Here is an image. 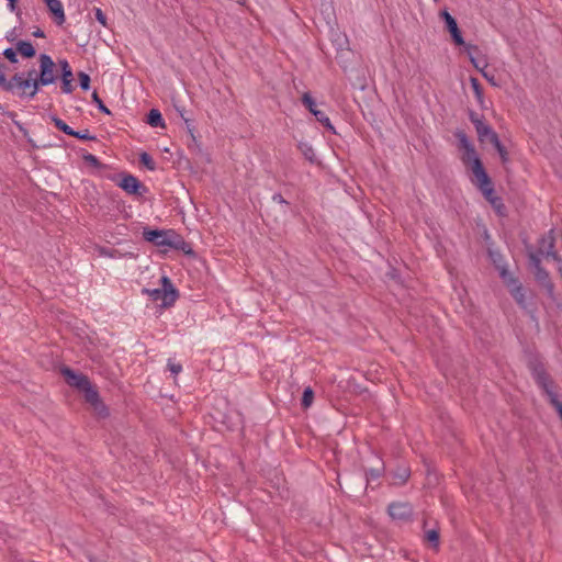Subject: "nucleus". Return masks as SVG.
<instances>
[{
  "label": "nucleus",
  "instance_id": "nucleus-4",
  "mask_svg": "<svg viewBox=\"0 0 562 562\" xmlns=\"http://www.w3.org/2000/svg\"><path fill=\"white\" fill-rule=\"evenodd\" d=\"M58 69L56 63L47 54L38 56V76L37 83L40 89L56 82L58 78Z\"/></svg>",
  "mask_w": 562,
  "mask_h": 562
},
{
  "label": "nucleus",
  "instance_id": "nucleus-9",
  "mask_svg": "<svg viewBox=\"0 0 562 562\" xmlns=\"http://www.w3.org/2000/svg\"><path fill=\"white\" fill-rule=\"evenodd\" d=\"M171 229H151L145 227L143 229V238L157 247H168Z\"/></svg>",
  "mask_w": 562,
  "mask_h": 562
},
{
  "label": "nucleus",
  "instance_id": "nucleus-17",
  "mask_svg": "<svg viewBox=\"0 0 562 562\" xmlns=\"http://www.w3.org/2000/svg\"><path fill=\"white\" fill-rule=\"evenodd\" d=\"M465 50L468 52V54L470 56V60L473 64V66L475 67V69H477L482 75H483V72H487L486 71V68L488 66L487 60L485 58H475L473 56V52L479 50L477 46L468 44V45H465Z\"/></svg>",
  "mask_w": 562,
  "mask_h": 562
},
{
  "label": "nucleus",
  "instance_id": "nucleus-24",
  "mask_svg": "<svg viewBox=\"0 0 562 562\" xmlns=\"http://www.w3.org/2000/svg\"><path fill=\"white\" fill-rule=\"evenodd\" d=\"M425 540L430 542L434 549L439 548V530L438 529H429L425 531L424 536Z\"/></svg>",
  "mask_w": 562,
  "mask_h": 562
},
{
  "label": "nucleus",
  "instance_id": "nucleus-30",
  "mask_svg": "<svg viewBox=\"0 0 562 562\" xmlns=\"http://www.w3.org/2000/svg\"><path fill=\"white\" fill-rule=\"evenodd\" d=\"M82 159L87 165H89L93 168L100 169L103 167V165L100 162V160L92 154H89V153L83 154Z\"/></svg>",
  "mask_w": 562,
  "mask_h": 562
},
{
  "label": "nucleus",
  "instance_id": "nucleus-26",
  "mask_svg": "<svg viewBox=\"0 0 562 562\" xmlns=\"http://www.w3.org/2000/svg\"><path fill=\"white\" fill-rule=\"evenodd\" d=\"M471 87L473 89L474 95L476 98V101L483 105L484 97H483V89L479 82V80L474 77L470 78Z\"/></svg>",
  "mask_w": 562,
  "mask_h": 562
},
{
  "label": "nucleus",
  "instance_id": "nucleus-47",
  "mask_svg": "<svg viewBox=\"0 0 562 562\" xmlns=\"http://www.w3.org/2000/svg\"><path fill=\"white\" fill-rule=\"evenodd\" d=\"M492 206L498 212L502 213V210L504 209V204L502 202L501 198L493 199L491 202Z\"/></svg>",
  "mask_w": 562,
  "mask_h": 562
},
{
  "label": "nucleus",
  "instance_id": "nucleus-58",
  "mask_svg": "<svg viewBox=\"0 0 562 562\" xmlns=\"http://www.w3.org/2000/svg\"><path fill=\"white\" fill-rule=\"evenodd\" d=\"M498 258H502V255H498V257H495V259H493V262H497L496 260H498Z\"/></svg>",
  "mask_w": 562,
  "mask_h": 562
},
{
  "label": "nucleus",
  "instance_id": "nucleus-34",
  "mask_svg": "<svg viewBox=\"0 0 562 562\" xmlns=\"http://www.w3.org/2000/svg\"><path fill=\"white\" fill-rule=\"evenodd\" d=\"M541 255L537 251H530L529 252V262L531 267L537 270L539 268H542L541 266Z\"/></svg>",
  "mask_w": 562,
  "mask_h": 562
},
{
  "label": "nucleus",
  "instance_id": "nucleus-1",
  "mask_svg": "<svg viewBox=\"0 0 562 562\" xmlns=\"http://www.w3.org/2000/svg\"><path fill=\"white\" fill-rule=\"evenodd\" d=\"M0 89L22 100H33L41 90L36 80L24 77V72H15L4 79Z\"/></svg>",
  "mask_w": 562,
  "mask_h": 562
},
{
  "label": "nucleus",
  "instance_id": "nucleus-10",
  "mask_svg": "<svg viewBox=\"0 0 562 562\" xmlns=\"http://www.w3.org/2000/svg\"><path fill=\"white\" fill-rule=\"evenodd\" d=\"M60 372L67 384L78 389L79 391H82L89 385V383H91L87 375L77 373L68 367H64Z\"/></svg>",
  "mask_w": 562,
  "mask_h": 562
},
{
  "label": "nucleus",
  "instance_id": "nucleus-57",
  "mask_svg": "<svg viewBox=\"0 0 562 562\" xmlns=\"http://www.w3.org/2000/svg\"><path fill=\"white\" fill-rule=\"evenodd\" d=\"M498 258H502V255H498V257H495V259H493V262H497L496 260H498Z\"/></svg>",
  "mask_w": 562,
  "mask_h": 562
},
{
  "label": "nucleus",
  "instance_id": "nucleus-13",
  "mask_svg": "<svg viewBox=\"0 0 562 562\" xmlns=\"http://www.w3.org/2000/svg\"><path fill=\"white\" fill-rule=\"evenodd\" d=\"M461 159L464 165L470 166L471 171L473 173V178H475L476 177V169H475L476 165L483 166V164H482L480 157L477 156L474 146H471V147L464 149Z\"/></svg>",
  "mask_w": 562,
  "mask_h": 562
},
{
  "label": "nucleus",
  "instance_id": "nucleus-7",
  "mask_svg": "<svg viewBox=\"0 0 562 562\" xmlns=\"http://www.w3.org/2000/svg\"><path fill=\"white\" fill-rule=\"evenodd\" d=\"M554 244L555 239L553 235V229H551L540 238L537 252H539L541 256L546 258H551L552 260L558 262L559 271L562 276V258L554 250Z\"/></svg>",
  "mask_w": 562,
  "mask_h": 562
},
{
  "label": "nucleus",
  "instance_id": "nucleus-45",
  "mask_svg": "<svg viewBox=\"0 0 562 562\" xmlns=\"http://www.w3.org/2000/svg\"><path fill=\"white\" fill-rule=\"evenodd\" d=\"M61 81L74 80V74L71 67L60 71Z\"/></svg>",
  "mask_w": 562,
  "mask_h": 562
},
{
  "label": "nucleus",
  "instance_id": "nucleus-46",
  "mask_svg": "<svg viewBox=\"0 0 562 562\" xmlns=\"http://www.w3.org/2000/svg\"><path fill=\"white\" fill-rule=\"evenodd\" d=\"M542 286L546 289L548 295L553 299L554 296V284L551 282V280H549L548 282H546L544 284H542Z\"/></svg>",
  "mask_w": 562,
  "mask_h": 562
},
{
  "label": "nucleus",
  "instance_id": "nucleus-40",
  "mask_svg": "<svg viewBox=\"0 0 562 562\" xmlns=\"http://www.w3.org/2000/svg\"><path fill=\"white\" fill-rule=\"evenodd\" d=\"M167 367L175 376H177L182 371V366L171 361L170 359L168 360Z\"/></svg>",
  "mask_w": 562,
  "mask_h": 562
},
{
  "label": "nucleus",
  "instance_id": "nucleus-42",
  "mask_svg": "<svg viewBox=\"0 0 562 562\" xmlns=\"http://www.w3.org/2000/svg\"><path fill=\"white\" fill-rule=\"evenodd\" d=\"M382 470L381 469H370L366 472L367 481L369 480H376L381 476Z\"/></svg>",
  "mask_w": 562,
  "mask_h": 562
},
{
  "label": "nucleus",
  "instance_id": "nucleus-8",
  "mask_svg": "<svg viewBox=\"0 0 562 562\" xmlns=\"http://www.w3.org/2000/svg\"><path fill=\"white\" fill-rule=\"evenodd\" d=\"M116 184L127 194L135 196H144L148 192V188L131 173H121Z\"/></svg>",
  "mask_w": 562,
  "mask_h": 562
},
{
  "label": "nucleus",
  "instance_id": "nucleus-52",
  "mask_svg": "<svg viewBox=\"0 0 562 562\" xmlns=\"http://www.w3.org/2000/svg\"><path fill=\"white\" fill-rule=\"evenodd\" d=\"M8 1V7L10 9L11 12H15L16 11V0H7Z\"/></svg>",
  "mask_w": 562,
  "mask_h": 562
},
{
  "label": "nucleus",
  "instance_id": "nucleus-56",
  "mask_svg": "<svg viewBox=\"0 0 562 562\" xmlns=\"http://www.w3.org/2000/svg\"><path fill=\"white\" fill-rule=\"evenodd\" d=\"M498 258H502V255H498V257H495V259H493V262H497L496 260H498Z\"/></svg>",
  "mask_w": 562,
  "mask_h": 562
},
{
  "label": "nucleus",
  "instance_id": "nucleus-39",
  "mask_svg": "<svg viewBox=\"0 0 562 562\" xmlns=\"http://www.w3.org/2000/svg\"><path fill=\"white\" fill-rule=\"evenodd\" d=\"M71 136L79 138V139H83V140H94L95 139V136L91 135L89 130H85L82 132L75 131V135H71Z\"/></svg>",
  "mask_w": 562,
  "mask_h": 562
},
{
  "label": "nucleus",
  "instance_id": "nucleus-3",
  "mask_svg": "<svg viewBox=\"0 0 562 562\" xmlns=\"http://www.w3.org/2000/svg\"><path fill=\"white\" fill-rule=\"evenodd\" d=\"M161 285L160 289H144L143 292L154 302L161 301L164 306H170L178 299L179 292L166 276L161 278Z\"/></svg>",
  "mask_w": 562,
  "mask_h": 562
},
{
  "label": "nucleus",
  "instance_id": "nucleus-20",
  "mask_svg": "<svg viewBox=\"0 0 562 562\" xmlns=\"http://www.w3.org/2000/svg\"><path fill=\"white\" fill-rule=\"evenodd\" d=\"M147 123L151 127H165L164 117L158 109H151L147 115Z\"/></svg>",
  "mask_w": 562,
  "mask_h": 562
},
{
  "label": "nucleus",
  "instance_id": "nucleus-33",
  "mask_svg": "<svg viewBox=\"0 0 562 562\" xmlns=\"http://www.w3.org/2000/svg\"><path fill=\"white\" fill-rule=\"evenodd\" d=\"M491 144L495 147V149L499 154L502 161L506 162L508 160V153H507L506 148L504 147V145L501 143L499 138H497V142L494 140Z\"/></svg>",
  "mask_w": 562,
  "mask_h": 562
},
{
  "label": "nucleus",
  "instance_id": "nucleus-25",
  "mask_svg": "<svg viewBox=\"0 0 562 562\" xmlns=\"http://www.w3.org/2000/svg\"><path fill=\"white\" fill-rule=\"evenodd\" d=\"M312 114L323 126H325L329 131L335 132L334 126L331 125L330 120L325 112L316 109Z\"/></svg>",
  "mask_w": 562,
  "mask_h": 562
},
{
  "label": "nucleus",
  "instance_id": "nucleus-51",
  "mask_svg": "<svg viewBox=\"0 0 562 562\" xmlns=\"http://www.w3.org/2000/svg\"><path fill=\"white\" fill-rule=\"evenodd\" d=\"M482 76L493 86H497L494 75H491L490 72H483Z\"/></svg>",
  "mask_w": 562,
  "mask_h": 562
},
{
  "label": "nucleus",
  "instance_id": "nucleus-29",
  "mask_svg": "<svg viewBox=\"0 0 562 562\" xmlns=\"http://www.w3.org/2000/svg\"><path fill=\"white\" fill-rule=\"evenodd\" d=\"M313 401L314 392L312 387L307 386L303 392L301 405L303 408H308L313 404Z\"/></svg>",
  "mask_w": 562,
  "mask_h": 562
},
{
  "label": "nucleus",
  "instance_id": "nucleus-35",
  "mask_svg": "<svg viewBox=\"0 0 562 562\" xmlns=\"http://www.w3.org/2000/svg\"><path fill=\"white\" fill-rule=\"evenodd\" d=\"M2 54L12 64H16L19 61V59H18L19 53L16 50V47L15 48H12V47L5 48Z\"/></svg>",
  "mask_w": 562,
  "mask_h": 562
},
{
  "label": "nucleus",
  "instance_id": "nucleus-54",
  "mask_svg": "<svg viewBox=\"0 0 562 562\" xmlns=\"http://www.w3.org/2000/svg\"><path fill=\"white\" fill-rule=\"evenodd\" d=\"M33 36L43 38V37H45V33H44V31H42L40 27H37V29L33 32Z\"/></svg>",
  "mask_w": 562,
  "mask_h": 562
},
{
  "label": "nucleus",
  "instance_id": "nucleus-36",
  "mask_svg": "<svg viewBox=\"0 0 562 562\" xmlns=\"http://www.w3.org/2000/svg\"><path fill=\"white\" fill-rule=\"evenodd\" d=\"M535 277L537 281L541 283V285L550 280L549 273L544 268H539L535 270Z\"/></svg>",
  "mask_w": 562,
  "mask_h": 562
},
{
  "label": "nucleus",
  "instance_id": "nucleus-50",
  "mask_svg": "<svg viewBox=\"0 0 562 562\" xmlns=\"http://www.w3.org/2000/svg\"><path fill=\"white\" fill-rule=\"evenodd\" d=\"M56 65L59 67L60 71L70 68V65L67 59H59L58 64Z\"/></svg>",
  "mask_w": 562,
  "mask_h": 562
},
{
  "label": "nucleus",
  "instance_id": "nucleus-19",
  "mask_svg": "<svg viewBox=\"0 0 562 562\" xmlns=\"http://www.w3.org/2000/svg\"><path fill=\"white\" fill-rule=\"evenodd\" d=\"M411 476V470L407 467H398L393 472V484L403 485Z\"/></svg>",
  "mask_w": 562,
  "mask_h": 562
},
{
  "label": "nucleus",
  "instance_id": "nucleus-38",
  "mask_svg": "<svg viewBox=\"0 0 562 562\" xmlns=\"http://www.w3.org/2000/svg\"><path fill=\"white\" fill-rule=\"evenodd\" d=\"M92 100L101 112L108 115L111 114V111L104 105L103 101L100 99L99 94L95 91L92 93Z\"/></svg>",
  "mask_w": 562,
  "mask_h": 562
},
{
  "label": "nucleus",
  "instance_id": "nucleus-53",
  "mask_svg": "<svg viewBox=\"0 0 562 562\" xmlns=\"http://www.w3.org/2000/svg\"><path fill=\"white\" fill-rule=\"evenodd\" d=\"M15 37H16V34H15V29H13L11 32H9L5 36V38L9 41V42H13L15 41Z\"/></svg>",
  "mask_w": 562,
  "mask_h": 562
},
{
  "label": "nucleus",
  "instance_id": "nucleus-16",
  "mask_svg": "<svg viewBox=\"0 0 562 562\" xmlns=\"http://www.w3.org/2000/svg\"><path fill=\"white\" fill-rule=\"evenodd\" d=\"M169 248L181 250L184 254H192V248L189 243H187L181 236L177 235L173 231H171V236L169 238Z\"/></svg>",
  "mask_w": 562,
  "mask_h": 562
},
{
  "label": "nucleus",
  "instance_id": "nucleus-43",
  "mask_svg": "<svg viewBox=\"0 0 562 562\" xmlns=\"http://www.w3.org/2000/svg\"><path fill=\"white\" fill-rule=\"evenodd\" d=\"M72 81L74 80H68V81H61V92L65 93V94H70L75 87L72 85Z\"/></svg>",
  "mask_w": 562,
  "mask_h": 562
},
{
  "label": "nucleus",
  "instance_id": "nucleus-48",
  "mask_svg": "<svg viewBox=\"0 0 562 562\" xmlns=\"http://www.w3.org/2000/svg\"><path fill=\"white\" fill-rule=\"evenodd\" d=\"M24 77L31 78V80H37L38 71L35 68H31L27 71H23Z\"/></svg>",
  "mask_w": 562,
  "mask_h": 562
},
{
  "label": "nucleus",
  "instance_id": "nucleus-6",
  "mask_svg": "<svg viewBox=\"0 0 562 562\" xmlns=\"http://www.w3.org/2000/svg\"><path fill=\"white\" fill-rule=\"evenodd\" d=\"M476 177L472 178L471 181L482 192L484 198L491 203L493 199H496L493 182L485 171L483 166L476 165Z\"/></svg>",
  "mask_w": 562,
  "mask_h": 562
},
{
  "label": "nucleus",
  "instance_id": "nucleus-18",
  "mask_svg": "<svg viewBox=\"0 0 562 562\" xmlns=\"http://www.w3.org/2000/svg\"><path fill=\"white\" fill-rule=\"evenodd\" d=\"M15 47L23 58L31 59L36 55L33 44L29 41H18Z\"/></svg>",
  "mask_w": 562,
  "mask_h": 562
},
{
  "label": "nucleus",
  "instance_id": "nucleus-14",
  "mask_svg": "<svg viewBox=\"0 0 562 562\" xmlns=\"http://www.w3.org/2000/svg\"><path fill=\"white\" fill-rule=\"evenodd\" d=\"M475 131L480 142H497L498 135L485 121L479 122Z\"/></svg>",
  "mask_w": 562,
  "mask_h": 562
},
{
  "label": "nucleus",
  "instance_id": "nucleus-12",
  "mask_svg": "<svg viewBox=\"0 0 562 562\" xmlns=\"http://www.w3.org/2000/svg\"><path fill=\"white\" fill-rule=\"evenodd\" d=\"M387 512L393 519L407 521L413 515V508L408 503H392Z\"/></svg>",
  "mask_w": 562,
  "mask_h": 562
},
{
  "label": "nucleus",
  "instance_id": "nucleus-2",
  "mask_svg": "<svg viewBox=\"0 0 562 562\" xmlns=\"http://www.w3.org/2000/svg\"><path fill=\"white\" fill-rule=\"evenodd\" d=\"M529 369L536 383L549 397L550 403L557 408L562 418V402L558 398V394L554 391V382L547 373L544 366L537 360H532L529 362Z\"/></svg>",
  "mask_w": 562,
  "mask_h": 562
},
{
  "label": "nucleus",
  "instance_id": "nucleus-55",
  "mask_svg": "<svg viewBox=\"0 0 562 562\" xmlns=\"http://www.w3.org/2000/svg\"><path fill=\"white\" fill-rule=\"evenodd\" d=\"M177 111L179 112L180 116L183 119V121L189 124V120L184 117V113H183V110H180L179 108H177Z\"/></svg>",
  "mask_w": 562,
  "mask_h": 562
},
{
  "label": "nucleus",
  "instance_id": "nucleus-49",
  "mask_svg": "<svg viewBox=\"0 0 562 562\" xmlns=\"http://www.w3.org/2000/svg\"><path fill=\"white\" fill-rule=\"evenodd\" d=\"M272 201L279 204L289 205V202L283 199V196L280 193H274L272 195Z\"/></svg>",
  "mask_w": 562,
  "mask_h": 562
},
{
  "label": "nucleus",
  "instance_id": "nucleus-44",
  "mask_svg": "<svg viewBox=\"0 0 562 562\" xmlns=\"http://www.w3.org/2000/svg\"><path fill=\"white\" fill-rule=\"evenodd\" d=\"M469 119L473 123L474 127L477 126L479 122H484V117L474 111H470Z\"/></svg>",
  "mask_w": 562,
  "mask_h": 562
},
{
  "label": "nucleus",
  "instance_id": "nucleus-41",
  "mask_svg": "<svg viewBox=\"0 0 562 562\" xmlns=\"http://www.w3.org/2000/svg\"><path fill=\"white\" fill-rule=\"evenodd\" d=\"M94 18L95 20L102 24L103 26H106V16L103 13V11L100 8H94Z\"/></svg>",
  "mask_w": 562,
  "mask_h": 562
},
{
  "label": "nucleus",
  "instance_id": "nucleus-21",
  "mask_svg": "<svg viewBox=\"0 0 562 562\" xmlns=\"http://www.w3.org/2000/svg\"><path fill=\"white\" fill-rule=\"evenodd\" d=\"M299 149L301 150L302 155L307 159L310 162L316 161V155L314 151V148L310 143L306 142H300L299 143Z\"/></svg>",
  "mask_w": 562,
  "mask_h": 562
},
{
  "label": "nucleus",
  "instance_id": "nucleus-27",
  "mask_svg": "<svg viewBox=\"0 0 562 562\" xmlns=\"http://www.w3.org/2000/svg\"><path fill=\"white\" fill-rule=\"evenodd\" d=\"M139 161L142 165H144L150 171H154L157 168L155 160L146 151H143L139 154Z\"/></svg>",
  "mask_w": 562,
  "mask_h": 562
},
{
  "label": "nucleus",
  "instance_id": "nucleus-22",
  "mask_svg": "<svg viewBox=\"0 0 562 562\" xmlns=\"http://www.w3.org/2000/svg\"><path fill=\"white\" fill-rule=\"evenodd\" d=\"M50 121L54 123V125L65 134L71 136L75 135V130H72L68 124H66L61 119H59L55 114L49 115Z\"/></svg>",
  "mask_w": 562,
  "mask_h": 562
},
{
  "label": "nucleus",
  "instance_id": "nucleus-11",
  "mask_svg": "<svg viewBox=\"0 0 562 562\" xmlns=\"http://www.w3.org/2000/svg\"><path fill=\"white\" fill-rule=\"evenodd\" d=\"M441 18L443 19L445 23H446V27L448 30V32L450 33L453 42L459 45V46H464L465 47V43H464V40L462 37V34L458 27V23L456 21V19L446 10H443L441 13H440Z\"/></svg>",
  "mask_w": 562,
  "mask_h": 562
},
{
  "label": "nucleus",
  "instance_id": "nucleus-32",
  "mask_svg": "<svg viewBox=\"0 0 562 562\" xmlns=\"http://www.w3.org/2000/svg\"><path fill=\"white\" fill-rule=\"evenodd\" d=\"M456 137L458 138V142H459V146L460 148H462L463 150L473 146L472 143L469 140L468 136L465 135L464 132L462 131H458L456 133Z\"/></svg>",
  "mask_w": 562,
  "mask_h": 562
},
{
  "label": "nucleus",
  "instance_id": "nucleus-28",
  "mask_svg": "<svg viewBox=\"0 0 562 562\" xmlns=\"http://www.w3.org/2000/svg\"><path fill=\"white\" fill-rule=\"evenodd\" d=\"M91 407L93 408V412L98 417L105 418L109 416V409L101 398L94 404H92Z\"/></svg>",
  "mask_w": 562,
  "mask_h": 562
},
{
  "label": "nucleus",
  "instance_id": "nucleus-37",
  "mask_svg": "<svg viewBox=\"0 0 562 562\" xmlns=\"http://www.w3.org/2000/svg\"><path fill=\"white\" fill-rule=\"evenodd\" d=\"M79 78V85L82 90H89L90 89V76L83 71H80L78 74Z\"/></svg>",
  "mask_w": 562,
  "mask_h": 562
},
{
  "label": "nucleus",
  "instance_id": "nucleus-15",
  "mask_svg": "<svg viewBox=\"0 0 562 562\" xmlns=\"http://www.w3.org/2000/svg\"><path fill=\"white\" fill-rule=\"evenodd\" d=\"M49 12L54 16V21L57 25H63L66 21L64 5L59 0H50L46 3Z\"/></svg>",
  "mask_w": 562,
  "mask_h": 562
},
{
  "label": "nucleus",
  "instance_id": "nucleus-5",
  "mask_svg": "<svg viewBox=\"0 0 562 562\" xmlns=\"http://www.w3.org/2000/svg\"><path fill=\"white\" fill-rule=\"evenodd\" d=\"M497 268L499 270L501 278L503 279L505 284L509 289V292H510L512 296L514 297V300L516 301V303L520 307L527 308L526 294H525V290H524L522 285L519 283V281L516 278H514L509 273V271L505 267L497 266Z\"/></svg>",
  "mask_w": 562,
  "mask_h": 562
},
{
  "label": "nucleus",
  "instance_id": "nucleus-23",
  "mask_svg": "<svg viewBox=\"0 0 562 562\" xmlns=\"http://www.w3.org/2000/svg\"><path fill=\"white\" fill-rule=\"evenodd\" d=\"M82 392L85 393V400L90 405L94 404L100 400L98 391L91 385V383H89V385L85 387Z\"/></svg>",
  "mask_w": 562,
  "mask_h": 562
},
{
  "label": "nucleus",
  "instance_id": "nucleus-31",
  "mask_svg": "<svg viewBox=\"0 0 562 562\" xmlns=\"http://www.w3.org/2000/svg\"><path fill=\"white\" fill-rule=\"evenodd\" d=\"M302 103L306 106V109L313 113L316 110V102L312 98L310 92H305L302 97Z\"/></svg>",
  "mask_w": 562,
  "mask_h": 562
}]
</instances>
